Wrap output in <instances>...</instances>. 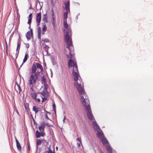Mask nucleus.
<instances>
[{
	"instance_id": "nucleus-10",
	"label": "nucleus",
	"mask_w": 153,
	"mask_h": 153,
	"mask_svg": "<svg viewBox=\"0 0 153 153\" xmlns=\"http://www.w3.org/2000/svg\"><path fill=\"white\" fill-rule=\"evenodd\" d=\"M32 14L30 13L29 14L28 16V21L27 22V24L29 25V28L30 29H30H31L30 28V25L31 22V20L32 19Z\"/></svg>"
},
{
	"instance_id": "nucleus-17",
	"label": "nucleus",
	"mask_w": 153,
	"mask_h": 153,
	"mask_svg": "<svg viewBox=\"0 0 153 153\" xmlns=\"http://www.w3.org/2000/svg\"><path fill=\"white\" fill-rule=\"evenodd\" d=\"M48 92L47 91H45V90H43V91L40 93V94L42 96H43L44 97H46L48 96Z\"/></svg>"
},
{
	"instance_id": "nucleus-18",
	"label": "nucleus",
	"mask_w": 153,
	"mask_h": 153,
	"mask_svg": "<svg viewBox=\"0 0 153 153\" xmlns=\"http://www.w3.org/2000/svg\"><path fill=\"white\" fill-rule=\"evenodd\" d=\"M28 56V55L27 52H26V53L25 54V57L23 60V62L22 63V64L21 65L20 67H21L22 66V64L24 63L27 60Z\"/></svg>"
},
{
	"instance_id": "nucleus-52",
	"label": "nucleus",
	"mask_w": 153,
	"mask_h": 153,
	"mask_svg": "<svg viewBox=\"0 0 153 153\" xmlns=\"http://www.w3.org/2000/svg\"><path fill=\"white\" fill-rule=\"evenodd\" d=\"M45 112L47 113H48V114H51V113L49 112H48L47 111H46Z\"/></svg>"
},
{
	"instance_id": "nucleus-47",
	"label": "nucleus",
	"mask_w": 153,
	"mask_h": 153,
	"mask_svg": "<svg viewBox=\"0 0 153 153\" xmlns=\"http://www.w3.org/2000/svg\"><path fill=\"white\" fill-rule=\"evenodd\" d=\"M65 118H66V116H65V115L64 116V118H63V121L64 123H65Z\"/></svg>"
},
{
	"instance_id": "nucleus-62",
	"label": "nucleus",
	"mask_w": 153,
	"mask_h": 153,
	"mask_svg": "<svg viewBox=\"0 0 153 153\" xmlns=\"http://www.w3.org/2000/svg\"><path fill=\"white\" fill-rule=\"evenodd\" d=\"M42 6H41V9L42 8Z\"/></svg>"
},
{
	"instance_id": "nucleus-50",
	"label": "nucleus",
	"mask_w": 153,
	"mask_h": 153,
	"mask_svg": "<svg viewBox=\"0 0 153 153\" xmlns=\"http://www.w3.org/2000/svg\"><path fill=\"white\" fill-rule=\"evenodd\" d=\"M44 153H50L48 151H46L44 152Z\"/></svg>"
},
{
	"instance_id": "nucleus-6",
	"label": "nucleus",
	"mask_w": 153,
	"mask_h": 153,
	"mask_svg": "<svg viewBox=\"0 0 153 153\" xmlns=\"http://www.w3.org/2000/svg\"><path fill=\"white\" fill-rule=\"evenodd\" d=\"M39 72H37L36 73L33 75V74L30 75V79L29 80V83L30 85H32L33 83H35L38 78V73Z\"/></svg>"
},
{
	"instance_id": "nucleus-48",
	"label": "nucleus",
	"mask_w": 153,
	"mask_h": 153,
	"mask_svg": "<svg viewBox=\"0 0 153 153\" xmlns=\"http://www.w3.org/2000/svg\"><path fill=\"white\" fill-rule=\"evenodd\" d=\"M45 51L47 53V55H50V54H48V50H45Z\"/></svg>"
},
{
	"instance_id": "nucleus-9",
	"label": "nucleus",
	"mask_w": 153,
	"mask_h": 153,
	"mask_svg": "<svg viewBox=\"0 0 153 153\" xmlns=\"http://www.w3.org/2000/svg\"><path fill=\"white\" fill-rule=\"evenodd\" d=\"M41 19V14L40 12L37 13L36 18V21L37 23H40Z\"/></svg>"
},
{
	"instance_id": "nucleus-14",
	"label": "nucleus",
	"mask_w": 153,
	"mask_h": 153,
	"mask_svg": "<svg viewBox=\"0 0 153 153\" xmlns=\"http://www.w3.org/2000/svg\"><path fill=\"white\" fill-rule=\"evenodd\" d=\"M101 140L102 143L103 145H106V144H109L107 140L104 137L102 138Z\"/></svg>"
},
{
	"instance_id": "nucleus-63",
	"label": "nucleus",
	"mask_w": 153,
	"mask_h": 153,
	"mask_svg": "<svg viewBox=\"0 0 153 153\" xmlns=\"http://www.w3.org/2000/svg\"><path fill=\"white\" fill-rule=\"evenodd\" d=\"M101 153H103L102 152H101Z\"/></svg>"
},
{
	"instance_id": "nucleus-4",
	"label": "nucleus",
	"mask_w": 153,
	"mask_h": 153,
	"mask_svg": "<svg viewBox=\"0 0 153 153\" xmlns=\"http://www.w3.org/2000/svg\"><path fill=\"white\" fill-rule=\"evenodd\" d=\"M69 48L70 49L68 48L69 51V55H67L68 58L70 59L68 62V65L69 67H75L76 71L77 70L78 71L77 66L76 63H75L74 60L71 59L72 56L71 52L73 50V46H72V47L70 46Z\"/></svg>"
},
{
	"instance_id": "nucleus-56",
	"label": "nucleus",
	"mask_w": 153,
	"mask_h": 153,
	"mask_svg": "<svg viewBox=\"0 0 153 153\" xmlns=\"http://www.w3.org/2000/svg\"><path fill=\"white\" fill-rule=\"evenodd\" d=\"M32 117V118H33V122H34V123L35 124V120H34V119L33 118V117Z\"/></svg>"
},
{
	"instance_id": "nucleus-31",
	"label": "nucleus",
	"mask_w": 153,
	"mask_h": 153,
	"mask_svg": "<svg viewBox=\"0 0 153 153\" xmlns=\"http://www.w3.org/2000/svg\"><path fill=\"white\" fill-rule=\"evenodd\" d=\"M16 85L17 86L18 88V89L19 91V93H20L22 91L20 87V85H19L18 83L16 82Z\"/></svg>"
},
{
	"instance_id": "nucleus-57",
	"label": "nucleus",
	"mask_w": 153,
	"mask_h": 153,
	"mask_svg": "<svg viewBox=\"0 0 153 153\" xmlns=\"http://www.w3.org/2000/svg\"><path fill=\"white\" fill-rule=\"evenodd\" d=\"M78 145V146H80V144H79V143H77Z\"/></svg>"
},
{
	"instance_id": "nucleus-2",
	"label": "nucleus",
	"mask_w": 153,
	"mask_h": 153,
	"mask_svg": "<svg viewBox=\"0 0 153 153\" xmlns=\"http://www.w3.org/2000/svg\"><path fill=\"white\" fill-rule=\"evenodd\" d=\"M72 72L74 80L75 81H77L76 82V84L77 85V86L76 87L77 90L80 94H82L84 93L85 92L84 88H83V86H81L80 79H79V80L80 82H79L77 81L79 78V74H78V73L79 72L78 71H77V70L76 71L75 68H74Z\"/></svg>"
},
{
	"instance_id": "nucleus-42",
	"label": "nucleus",
	"mask_w": 153,
	"mask_h": 153,
	"mask_svg": "<svg viewBox=\"0 0 153 153\" xmlns=\"http://www.w3.org/2000/svg\"><path fill=\"white\" fill-rule=\"evenodd\" d=\"M45 118L48 119V120H50L48 118V116L47 115V114H46L45 115Z\"/></svg>"
},
{
	"instance_id": "nucleus-8",
	"label": "nucleus",
	"mask_w": 153,
	"mask_h": 153,
	"mask_svg": "<svg viewBox=\"0 0 153 153\" xmlns=\"http://www.w3.org/2000/svg\"><path fill=\"white\" fill-rule=\"evenodd\" d=\"M31 34L29 31L26 34V36L27 39L29 40L33 37V33L32 29H30Z\"/></svg>"
},
{
	"instance_id": "nucleus-11",
	"label": "nucleus",
	"mask_w": 153,
	"mask_h": 153,
	"mask_svg": "<svg viewBox=\"0 0 153 153\" xmlns=\"http://www.w3.org/2000/svg\"><path fill=\"white\" fill-rule=\"evenodd\" d=\"M33 110L35 112V114H36L39 111L41 110V108L39 107L34 105L33 106Z\"/></svg>"
},
{
	"instance_id": "nucleus-46",
	"label": "nucleus",
	"mask_w": 153,
	"mask_h": 153,
	"mask_svg": "<svg viewBox=\"0 0 153 153\" xmlns=\"http://www.w3.org/2000/svg\"><path fill=\"white\" fill-rule=\"evenodd\" d=\"M52 18H54V15L53 11L52 12Z\"/></svg>"
},
{
	"instance_id": "nucleus-41",
	"label": "nucleus",
	"mask_w": 153,
	"mask_h": 153,
	"mask_svg": "<svg viewBox=\"0 0 153 153\" xmlns=\"http://www.w3.org/2000/svg\"><path fill=\"white\" fill-rule=\"evenodd\" d=\"M77 140L79 141L80 143H81V140L80 138L78 137L76 140Z\"/></svg>"
},
{
	"instance_id": "nucleus-33",
	"label": "nucleus",
	"mask_w": 153,
	"mask_h": 153,
	"mask_svg": "<svg viewBox=\"0 0 153 153\" xmlns=\"http://www.w3.org/2000/svg\"><path fill=\"white\" fill-rule=\"evenodd\" d=\"M41 33H38V39H39L40 41L41 40Z\"/></svg>"
},
{
	"instance_id": "nucleus-20",
	"label": "nucleus",
	"mask_w": 153,
	"mask_h": 153,
	"mask_svg": "<svg viewBox=\"0 0 153 153\" xmlns=\"http://www.w3.org/2000/svg\"><path fill=\"white\" fill-rule=\"evenodd\" d=\"M42 21H44L45 22H48L47 13L43 15Z\"/></svg>"
},
{
	"instance_id": "nucleus-7",
	"label": "nucleus",
	"mask_w": 153,
	"mask_h": 153,
	"mask_svg": "<svg viewBox=\"0 0 153 153\" xmlns=\"http://www.w3.org/2000/svg\"><path fill=\"white\" fill-rule=\"evenodd\" d=\"M68 12H69L68 11H66L63 14L64 25L66 29H67L68 28V25L67 22V19L68 18Z\"/></svg>"
},
{
	"instance_id": "nucleus-3",
	"label": "nucleus",
	"mask_w": 153,
	"mask_h": 153,
	"mask_svg": "<svg viewBox=\"0 0 153 153\" xmlns=\"http://www.w3.org/2000/svg\"><path fill=\"white\" fill-rule=\"evenodd\" d=\"M72 34L71 30L68 29L64 36V39L67 44L66 48L70 49V47H72V42L71 41V36Z\"/></svg>"
},
{
	"instance_id": "nucleus-39",
	"label": "nucleus",
	"mask_w": 153,
	"mask_h": 153,
	"mask_svg": "<svg viewBox=\"0 0 153 153\" xmlns=\"http://www.w3.org/2000/svg\"><path fill=\"white\" fill-rule=\"evenodd\" d=\"M19 41H18V43L17 44V48H19V49L20 48V44L19 43Z\"/></svg>"
},
{
	"instance_id": "nucleus-1",
	"label": "nucleus",
	"mask_w": 153,
	"mask_h": 153,
	"mask_svg": "<svg viewBox=\"0 0 153 153\" xmlns=\"http://www.w3.org/2000/svg\"><path fill=\"white\" fill-rule=\"evenodd\" d=\"M84 96L85 98L83 96H81V100L83 106L86 107V109L87 111V114L88 118L90 120H93V119L94 120V118L91 111L89 103L88 102V101L86 103V100H87V99L86 98L85 94Z\"/></svg>"
},
{
	"instance_id": "nucleus-22",
	"label": "nucleus",
	"mask_w": 153,
	"mask_h": 153,
	"mask_svg": "<svg viewBox=\"0 0 153 153\" xmlns=\"http://www.w3.org/2000/svg\"><path fill=\"white\" fill-rule=\"evenodd\" d=\"M42 26L43 27L42 29L43 31H45L47 29V27L45 23H42Z\"/></svg>"
},
{
	"instance_id": "nucleus-43",
	"label": "nucleus",
	"mask_w": 153,
	"mask_h": 153,
	"mask_svg": "<svg viewBox=\"0 0 153 153\" xmlns=\"http://www.w3.org/2000/svg\"><path fill=\"white\" fill-rule=\"evenodd\" d=\"M49 48V47H48V45H45V46L43 47V48L44 49V48Z\"/></svg>"
},
{
	"instance_id": "nucleus-36",
	"label": "nucleus",
	"mask_w": 153,
	"mask_h": 153,
	"mask_svg": "<svg viewBox=\"0 0 153 153\" xmlns=\"http://www.w3.org/2000/svg\"><path fill=\"white\" fill-rule=\"evenodd\" d=\"M45 125L49 127H50L52 126V125L48 123H45Z\"/></svg>"
},
{
	"instance_id": "nucleus-29",
	"label": "nucleus",
	"mask_w": 153,
	"mask_h": 153,
	"mask_svg": "<svg viewBox=\"0 0 153 153\" xmlns=\"http://www.w3.org/2000/svg\"><path fill=\"white\" fill-rule=\"evenodd\" d=\"M44 90L46 91H47V89L48 88V86L47 84L46 83H44Z\"/></svg>"
},
{
	"instance_id": "nucleus-44",
	"label": "nucleus",
	"mask_w": 153,
	"mask_h": 153,
	"mask_svg": "<svg viewBox=\"0 0 153 153\" xmlns=\"http://www.w3.org/2000/svg\"><path fill=\"white\" fill-rule=\"evenodd\" d=\"M35 100H36L38 102H39L40 101V100L39 98H36V99Z\"/></svg>"
},
{
	"instance_id": "nucleus-51",
	"label": "nucleus",
	"mask_w": 153,
	"mask_h": 153,
	"mask_svg": "<svg viewBox=\"0 0 153 153\" xmlns=\"http://www.w3.org/2000/svg\"><path fill=\"white\" fill-rule=\"evenodd\" d=\"M16 112L17 113V114L18 115H19V113L18 112V110L17 109H16Z\"/></svg>"
},
{
	"instance_id": "nucleus-28",
	"label": "nucleus",
	"mask_w": 153,
	"mask_h": 153,
	"mask_svg": "<svg viewBox=\"0 0 153 153\" xmlns=\"http://www.w3.org/2000/svg\"><path fill=\"white\" fill-rule=\"evenodd\" d=\"M31 95L32 97L34 99H36V95L35 93H31Z\"/></svg>"
},
{
	"instance_id": "nucleus-25",
	"label": "nucleus",
	"mask_w": 153,
	"mask_h": 153,
	"mask_svg": "<svg viewBox=\"0 0 153 153\" xmlns=\"http://www.w3.org/2000/svg\"><path fill=\"white\" fill-rule=\"evenodd\" d=\"M36 136L37 138H39L41 136L40 133L39 132L38 130L36 131Z\"/></svg>"
},
{
	"instance_id": "nucleus-12",
	"label": "nucleus",
	"mask_w": 153,
	"mask_h": 153,
	"mask_svg": "<svg viewBox=\"0 0 153 153\" xmlns=\"http://www.w3.org/2000/svg\"><path fill=\"white\" fill-rule=\"evenodd\" d=\"M65 7L66 11L70 12V2L69 0L67 1L65 4Z\"/></svg>"
},
{
	"instance_id": "nucleus-19",
	"label": "nucleus",
	"mask_w": 153,
	"mask_h": 153,
	"mask_svg": "<svg viewBox=\"0 0 153 153\" xmlns=\"http://www.w3.org/2000/svg\"><path fill=\"white\" fill-rule=\"evenodd\" d=\"M36 66L37 68L40 69L41 70V72L43 71V68L42 65L39 63L37 62L36 63Z\"/></svg>"
},
{
	"instance_id": "nucleus-30",
	"label": "nucleus",
	"mask_w": 153,
	"mask_h": 153,
	"mask_svg": "<svg viewBox=\"0 0 153 153\" xmlns=\"http://www.w3.org/2000/svg\"><path fill=\"white\" fill-rule=\"evenodd\" d=\"M51 22L53 26H55V20L54 18H52V20H51Z\"/></svg>"
},
{
	"instance_id": "nucleus-23",
	"label": "nucleus",
	"mask_w": 153,
	"mask_h": 153,
	"mask_svg": "<svg viewBox=\"0 0 153 153\" xmlns=\"http://www.w3.org/2000/svg\"><path fill=\"white\" fill-rule=\"evenodd\" d=\"M42 140H41L40 139H38L36 140V146L37 148L38 147V146L40 145L42 143Z\"/></svg>"
},
{
	"instance_id": "nucleus-45",
	"label": "nucleus",
	"mask_w": 153,
	"mask_h": 153,
	"mask_svg": "<svg viewBox=\"0 0 153 153\" xmlns=\"http://www.w3.org/2000/svg\"><path fill=\"white\" fill-rule=\"evenodd\" d=\"M46 99L47 98H42V102H43L44 100H46Z\"/></svg>"
},
{
	"instance_id": "nucleus-53",
	"label": "nucleus",
	"mask_w": 153,
	"mask_h": 153,
	"mask_svg": "<svg viewBox=\"0 0 153 153\" xmlns=\"http://www.w3.org/2000/svg\"><path fill=\"white\" fill-rule=\"evenodd\" d=\"M79 14L78 15L76 16V19H78V16H79Z\"/></svg>"
},
{
	"instance_id": "nucleus-58",
	"label": "nucleus",
	"mask_w": 153,
	"mask_h": 153,
	"mask_svg": "<svg viewBox=\"0 0 153 153\" xmlns=\"http://www.w3.org/2000/svg\"><path fill=\"white\" fill-rule=\"evenodd\" d=\"M25 108L26 109H27V107L25 106Z\"/></svg>"
},
{
	"instance_id": "nucleus-32",
	"label": "nucleus",
	"mask_w": 153,
	"mask_h": 153,
	"mask_svg": "<svg viewBox=\"0 0 153 153\" xmlns=\"http://www.w3.org/2000/svg\"><path fill=\"white\" fill-rule=\"evenodd\" d=\"M18 48H16V59L17 58L18 56V54L19 53V50L18 51Z\"/></svg>"
},
{
	"instance_id": "nucleus-15",
	"label": "nucleus",
	"mask_w": 153,
	"mask_h": 153,
	"mask_svg": "<svg viewBox=\"0 0 153 153\" xmlns=\"http://www.w3.org/2000/svg\"><path fill=\"white\" fill-rule=\"evenodd\" d=\"M15 140L16 143V146L18 149L19 151H20L21 150L22 148L21 146L20 145V143L16 138H15Z\"/></svg>"
},
{
	"instance_id": "nucleus-16",
	"label": "nucleus",
	"mask_w": 153,
	"mask_h": 153,
	"mask_svg": "<svg viewBox=\"0 0 153 153\" xmlns=\"http://www.w3.org/2000/svg\"><path fill=\"white\" fill-rule=\"evenodd\" d=\"M36 65L34 64H33L32 65V67L31 68V73L33 74L36 73Z\"/></svg>"
},
{
	"instance_id": "nucleus-40",
	"label": "nucleus",
	"mask_w": 153,
	"mask_h": 153,
	"mask_svg": "<svg viewBox=\"0 0 153 153\" xmlns=\"http://www.w3.org/2000/svg\"><path fill=\"white\" fill-rule=\"evenodd\" d=\"M25 45L26 47L27 48H28L29 47V44H25Z\"/></svg>"
},
{
	"instance_id": "nucleus-64",
	"label": "nucleus",
	"mask_w": 153,
	"mask_h": 153,
	"mask_svg": "<svg viewBox=\"0 0 153 153\" xmlns=\"http://www.w3.org/2000/svg\"><path fill=\"white\" fill-rule=\"evenodd\" d=\"M16 0H14V1H15Z\"/></svg>"
},
{
	"instance_id": "nucleus-49",
	"label": "nucleus",
	"mask_w": 153,
	"mask_h": 153,
	"mask_svg": "<svg viewBox=\"0 0 153 153\" xmlns=\"http://www.w3.org/2000/svg\"><path fill=\"white\" fill-rule=\"evenodd\" d=\"M30 150V147L29 145H28V147L27 148V151H28Z\"/></svg>"
},
{
	"instance_id": "nucleus-61",
	"label": "nucleus",
	"mask_w": 153,
	"mask_h": 153,
	"mask_svg": "<svg viewBox=\"0 0 153 153\" xmlns=\"http://www.w3.org/2000/svg\"><path fill=\"white\" fill-rule=\"evenodd\" d=\"M45 33V32H43L42 34H44Z\"/></svg>"
},
{
	"instance_id": "nucleus-54",
	"label": "nucleus",
	"mask_w": 153,
	"mask_h": 153,
	"mask_svg": "<svg viewBox=\"0 0 153 153\" xmlns=\"http://www.w3.org/2000/svg\"><path fill=\"white\" fill-rule=\"evenodd\" d=\"M40 23H37V25L38 26L39 25Z\"/></svg>"
},
{
	"instance_id": "nucleus-59",
	"label": "nucleus",
	"mask_w": 153,
	"mask_h": 153,
	"mask_svg": "<svg viewBox=\"0 0 153 153\" xmlns=\"http://www.w3.org/2000/svg\"><path fill=\"white\" fill-rule=\"evenodd\" d=\"M58 148L57 146H56V149L57 150H58Z\"/></svg>"
},
{
	"instance_id": "nucleus-27",
	"label": "nucleus",
	"mask_w": 153,
	"mask_h": 153,
	"mask_svg": "<svg viewBox=\"0 0 153 153\" xmlns=\"http://www.w3.org/2000/svg\"><path fill=\"white\" fill-rule=\"evenodd\" d=\"M52 107L53 108V111H54L55 114V115H56V105H55V104L54 102V103L53 104Z\"/></svg>"
},
{
	"instance_id": "nucleus-37",
	"label": "nucleus",
	"mask_w": 153,
	"mask_h": 153,
	"mask_svg": "<svg viewBox=\"0 0 153 153\" xmlns=\"http://www.w3.org/2000/svg\"><path fill=\"white\" fill-rule=\"evenodd\" d=\"M48 151L50 153H52L53 152L52 150L51 149L50 146L49 147H48Z\"/></svg>"
},
{
	"instance_id": "nucleus-24",
	"label": "nucleus",
	"mask_w": 153,
	"mask_h": 153,
	"mask_svg": "<svg viewBox=\"0 0 153 153\" xmlns=\"http://www.w3.org/2000/svg\"><path fill=\"white\" fill-rule=\"evenodd\" d=\"M42 141L43 144H44V146H47L48 144V142L45 139H42Z\"/></svg>"
},
{
	"instance_id": "nucleus-5",
	"label": "nucleus",
	"mask_w": 153,
	"mask_h": 153,
	"mask_svg": "<svg viewBox=\"0 0 153 153\" xmlns=\"http://www.w3.org/2000/svg\"><path fill=\"white\" fill-rule=\"evenodd\" d=\"M92 124L94 129L97 132V135L98 137L99 138L103 137H104L103 133L97 123L96 122L93 121Z\"/></svg>"
},
{
	"instance_id": "nucleus-13",
	"label": "nucleus",
	"mask_w": 153,
	"mask_h": 153,
	"mask_svg": "<svg viewBox=\"0 0 153 153\" xmlns=\"http://www.w3.org/2000/svg\"><path fill=\"white\" fill-rule=\"evenodd\" d=\"M40 125L41 126H39L38 128L39 130L41 131L42 130L43 131H44L45 128V123L44 122H42L41 123Z\"/></svg>"
},
{
	"instance_id": "nucleus-35",
	"label": "nucleus",
	"mask_w": 153,
	"mask_h": 153,
	"mask_svg": "<svg viewBox=\"0 0 153 153\" xmlns=\"http://www.w3.org/2000/svg\"><path fill=\"white\" fill-rule=\"evenodd\" d=\"M45 42H49V40L48 39H45L44 40H42Z\"/></svg>"
},
{
	"instance_id": "nucleus-60",
	"label": "nucleus",
	"mask_w": 153,
	"mask_h": 153,
	"mask_svg": "<svg viewBox=\"0 0 153 153\" xmlns=\"http://www.w3.org/2000/svg\"><path fill=\"white\" fill-rule=\"evenodd\" d=\"M31 6H30V7H29V9H30V8H31Z\"/></svg>"
},
{
	"instance_id": "nucleus-55",
	"label": "nucleus",
	"mask_w": 153,
	"mask_h": 153,
	"mask_svg": "<svg viewBox=\"0 0 153 153\" xmlns=\"http://www.w3.org/2000/svg\"><path fill=\"white\" fill-rule=\"evenodd\" d=\"M52 63H53V65H54V62H53V60H52Z\"/></svg>"
},
{
	"instance_id": "nucleus-38",
	"label": "nucleus",
	"mask_w": 153,
	"mask_h": 153,
	"mask_svg": "<svg viewBox=\"0 0 153 153\" xmlns=\"http://www.w3.org/2000/svg\"><path fill=\"white\" fill-rule=\"evenodd\" d=\"M41 136L43 137L45 135V134L43 131H42L40 133Z\"/></svg>"
},
{
	"instance_id": "nucleus-21",
	"label": "nucleus",
	"mask_w": 153,
	"mask_h": 153,
	"mask_svg": "<svg viewBox=\"0 0 153 153\" xmlns=\"http://www.w3.org/2000/svg\"><path fill=\"white\" fill-rule=\"evenodd\" d=\"M106 149H107L108 153H112V151L111 148L109 145H107L106 147Z\"/></svg>"
},
{
	"instance_id": "nucleus-34",
	"label": "nucleus",
	"mask_w": 153,
	"mask_h": 153,
	"mask_svg": "<svg viewBox=\"0 0 153 153\" xmlns=\"http://www.w3.org/2000/svg\"><path fill=\"white\" fill-rule=\"evenodd\" d=\"M38 30H37V32L38 33H41V28L40 27H39L37 28Z\"/></svg>"
},
{
	"instance_id": "nucleus-26",
	"label": "nucleus",
	"mask_w": 153,
	"mask_h": 153,
	"mask_svg": "<svg viewBox=\"0 0 153 153\" xmlns=\"http://www.w3.org/2000/svg\"><path fill=\"white\" fill-rule=\"evenodd\" d=\"M42 81L44 83H46L47 81L45 77V76L44 75L42 76Z\"/></svg>"
}]
</instances>
